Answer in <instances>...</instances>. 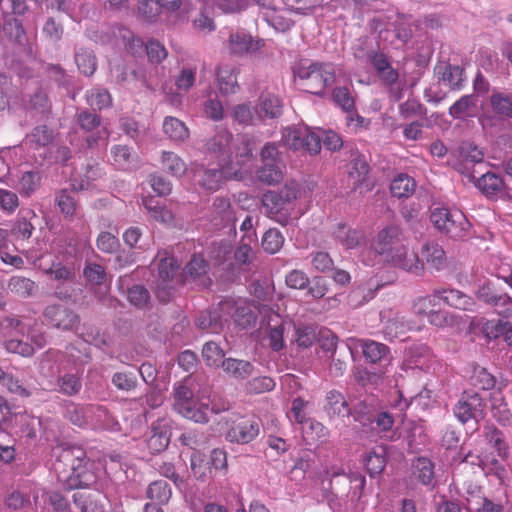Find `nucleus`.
Listing matches in <instances>:
<instances>
[{
	"instance_id": "9",
	"label": "nucleus",
	"mask_w": 512,
	"mask_h": 512,
	"mask_svg": "<svg viewBox=\"0 0 512 512\" xmlns=\"http://www.w3.org/2000/svg\"><path fill=\"white\" fill-rule=\"evenodd\" d=\"M283 142L286 146L294 150H305L310 154L320 152V142L318 134L307 127L296 128L289 127L283 130Z\"/></svg>"
},
{
	"instance_id": "25",
	"label": "nucleus",
	"mask_w": 512,
	"mask_h": 512,
	"mask_svg": "<svg viewBox=\"0 0 512 512\" xmlns=\"http://www.w3.org/2000/svg\"><path fill=\"white\" fill-rule=\"evenodd\" d=\"M421 255L422 260L420 261L423 265L425 261L429 269L439 271L443 269L446 264L445 252L437 243H426L422 247Z\"/></svg>"
},
{
	"instance_id": "18",
	"label": "nucleus",
	"mask_w": 512,
	"mask_h": 512,
	"mask_svg": "<svg viewBox=\"0 0 512 512\" xmlns=\"http://www.w3.org/2000/svg\"><path fill=\"white\" fill-rule=\"evenodd\" d=\"M103 171L98 163H87L78 178L71 179V190L74 192L88 190L92 187V183L102 178Z\"/></svg>"
},
{
	"instance_id": "22",
	"label": "nucleus",
	"mask_w": 512,
	"mask_h": 512,
	"mask_svg": "<svg viewBox=\"0 0 512 512\" xmlns=\"http://www.w3.org/2000/svg\"><path fill=\"white\" fill-rule=\"evenodd\" d=\"M221 367L229 377L236 380H244L254 372V365L251 362L231 357L223 359Z\"/></svg>"
},
{
	"instance_id": "38",
	"label": "nucleus",
	"mask_w": 512,
	"mask_h": 512,
	"mask_svg": "<svg viewBox=\"0 0 512 512\" xmlns=\"http://www.w3.org/2000/svg\"><path fill=\"white\" fill-rule=\"evenodd\" d=\"M164 133L175 142H184L189 138V129L178 118L168 116L163 122Z\"/></svg>"
},
{
	"instance_id": "21",
	"label": "nucleus",
	"mask_w": 512,
	"mask_h": 512,
	"mask_svg": "<svg viewBox=\"0 0 512 512\" xmlns=\"http://www.w3.org/2000/svg\"><path fill=\"white\" fill-rule=\"evenodd\" d=\"M360 346L366 361L369 363L377 364L391 359L390 348L383 343L367 339L361 340Z\"/></svg>"
},
{
	"instance_id": "61",
	"label": "nucleus",
	"mask_w": 512,
	"mask_h": 512,
	"mask_svg": "<svg viewBox=\"0 0 512 512\" xmlns=\"http://www.w3.org/2000/svg\"><path fill=\"white\" fill-rule=\"evenodd\" d=\"M83 275L93 286H100L106 279L105 268L97 263H88L85 265Z\"/></svg>"
},
{
	"instance_id": "8",
	"label": "nucleus",
	"mask_w": 512,
	"mask_h": 512,
	"mask_svg": "<svg viewBox=\"0 0 512 512\" xmlns=\"http://www.w3.org/2000/svg\"><path fill=\"white\" fill-rule=\"evenodd\" d=\"M353 472H333L329 479V487L324 490L322 497L334 512L342 508L341 500L348 498L352 489Z\"/></svg>"
},
{
	"instance_id": "33",
	"label": "nucleus",
	"mask_w": 512,
	"mask_h": 512,
	"mask_svg": "<svg viewBox=\"0 0 512 512\" xmlns=\"http://www.w3.org/2000/svg\"><path fill=\"white\" fill-rule=\"evenodd\" d=\"M477 102L478 99L475 94L463 95L449 108L448 113L454 119L473 116V112L477 108Z\"/></svg>"
},
{
	"instance_id": "52",
	"label": "nucleus",
	"mask_w": 512,
	"mask_h": 512,
	"mask_svg": "<svg viewBox=\"0 0 512 512\" xmlns=\"http://www.w3.org/2000/svg\"><path fill=\"white\" fill-rule=\"evenodd\" d=\"M190 462L192 473L197 480L205 482L211 476V467L199 451L192 453Z\"/></svg>"
},
{
	"instance_id": "2",
	"label": "nucleus",
	"mask_w": 512,
	"mask_h": 512,
	"mask_svg": "<svg viewBox=\"0 0 512 512\" xmlns=\"http://www.w3.org/2000/svg\"><path fill=\"white\" fill-rule=\"evenodd\" d=\"M403 242L404 235L401 228L398 225H389L377 234L372 248L395 267L419 275L423 271V264L419 256L409 252Z\"/></svg>"
},
{
	"instance_id": "24",
	"label": "nucleus",
	"mask_w": 512,
	"mask_h": 512,
	"mask_svg": "<svg viewBox=\"0 0 512 512\" xmlns=\"http://www.w3.org/2000/svg\"><path fill=\"white\" fill-rule=\"evenodd\" d=\"M82 390V379L79 372L58 375L54 391L68 397L78 395Z\"/></svg>"
},
{
	"instance_id": "12",
	"label": "nucleus",
	"mask_w": 512,
	"mask_h": 512,
	"mask_svg": "<svg viewBox=\"0 0 512 512\" xmlns=\"http://www.w3.org/2000/svg\"><path fill=\"white\" fill-rule=\"evenodd\" d=\"M128 276H120L117 280V287L120 293L126 296L127 301L137 309L145 310L150 307L151 295L149 290L142 284L127 286Z\"/></svg>"
},
{
	"instance_id": "44",
	"label": "nucleus",
	"mask_w": 512,
	"mask_h": 512,
	"mask_svg": "<svg viewBox=\"0 0 512 512\" xmlns=\"http://www.w3.org/2000/svg\"><path fill=\"white\" fill-rule=\"evenodd\" d=\"M413 474L423 485H431L434 481V464L426 457L417 458L413 464Z\"/></svg>"
},
{
	"instance_id": "55",
	"label": "nucleus",
	"mask_w": 512,
	"mask_h": 512,
	"mask_svg": "<svg viewBox=\"0 0 512 512\" xmlns=\"http://www.w3.org/2000/svg\"><path fill=\"white\" fill-rule=\"evenodd\" d=\"M162 165L173 176H182L186 171L184 161L173 152L164 151L162 153Z\"/></svg>"
},
{
	"instance_id": "54",
	"label": "nucleus",
	"mask_w": 512,
	"mask_h": 512,
	"mask_svg": "<svg viewBox=\"0 0 512 512\" xmlns=\"http://www.w3.org/2000/svg\"><path fill=\"white\" fill-rule=\"evenodd\" d=\"M152 435L147 439V447L151 453L164 451L170 443V433L166 429L153 428Z\"/></svg>"
},
{
	"instance_id": "13",
	"label": "nucleus",
	"mask_w": 512,
	"mask_h": 512,
	"mask_svg": "<svg viewBox=\"0 0 512 512\" xmlns=\"http://www.w3.org/2000/svg\"><path fill=\"white\" fill-rule=\"evenodd\" d=\"M194 178L203 189L216 191L222 186L226 176L220 168H207L204 165H198L194 168Z\"/></svg>"
},
{
	"instance_id": "40",
	"label": "nucleus",
	"mask_w": 512,
	"mask_h": 512,
	"mask_svg": "<svg viewBox=\"0 0 512 512\" xmlns=\"http://www.w3.org/2000/svg\"><path fill=\"white\" fill-rule=\"evenodd\" d=\"M53 140V132L46 125L36 126L31 133L26 135L25 144L38 150L49 145Z\"/></svg>"
},
{
	"instance_id": "3",
	"label": "nucleus",
	"mask_w": 512,
	"mask_h": 512,
	"mask_svg": "<svg viewBox=\"0 0 512 512\" xmlns=\"http://www.w3.org/2000/svg\"><path fill=\"white\" fill-rule=\"evenodd\" d=\"M34 267L41 270L50 279L58 282L53 295L61 301H72V287L75 283L76 273L72 264H64L55 258L49 262L46 261L50 254L42 253L38 256H27Z\"/></svg>"
},
{
	"instance_id": "42",
	"label": "nucleus",
	"mask_w": 512,
	"mask_h": 512,
	"mask_svg": "<svg viewBox=\"0 0 512 512\" xmlns=\"http://www.w3.org/2000/svg\"><path fill=\"white\" fill-rule=\"evenodd\" d=\"M325 401L324 411L329 417H335L344 412L347 414V410H349L345 397L337 390L329 391Z\"/></svg>"
},
{
	"instance_id": "10",
	"label": "nucleus",
	"mask_w": 512,
	"mask_h": 512,
	"mask_svg": "<svg viewBox=\"0 0 512 512\" xmlns=\"http://www.w3.org/2000/svg\"><path fill=\"white\" fill-rule=\"evenodd\" d=\"M231 422L232 425L226 432V439L230 442L247 444L259 435L260 422L255 418L239 417Z\"/></svg>"
},
{
	"instance_id": "32",
	"label": "nucleus",
	"mask_w": 512,
	"mask_h": 512,
	"mask_svg": "<svg viewBox=\"0 0 512 512\" xmlns=\"http://www.w3.org/2000/svg\"><path fill=\"white\" fill-rule=\"evenodd\" d=\"M7 287L11 293L23 299L33 297L38 291V285L30 278L23 276H12L8 280Z\"/></svg>"
},
{
	"instance_id": "62",
	"label": "nucleus",
	"mask_w": 512,
	"mask_h": 512,
	"mask_svg": "<svg viewBox=\"0 0 512 512\" xmlns=\"http://www.w3.org/2000/svg\"><path fill=\"white\" fill-rule=\"evenodd\" d=\"M264 19L270 26L280 32L289 30L293 25V21L291 19L282 16L275 9L265 12Z\"/></svg>"
},
{
	"instance_id": "31",
	"label": "nucleus",
	"mask_w": 512,
	"mask_h": 512,
	"mask_svg": "<svg viewBox=\"0 0 512 512\" xmlns=\"http://www.w3.org/2000/svg\"><path fill=\"white\" fill-rule=\"evenodd\" d=\"M217 82L222 94H233L238 89L236 69L230 65H220L217 68Z\"/></svg>"
},
{
	"instance_id": "57",
	"label": "nucleus",
	"mask_w": 512,
	"mask_h": 512,
	"mask_svg": "<svg viewBox=\"0 0 512 512\" xmlns=\"http://www.w3.org/2000/svg\"><path fill=\"white\" fill-rule=\"evenodd\" d=\"M261 244L267 253L275 254L283 246L284 237L278 229H269L264 233Z\"/></svg>"
},
{
	"instance_id": "19",
	"label": "nucleus",
	"mask_w": 512,
	"mask_h": 512,
	"mask_svg": "<svg viewBox=\"0 0 512 512\" xmlns=\"http://www.w3.org/2000/svg\"><path fill=\"white\" fill-rule=\"evenodd\" d=\"M283 104L281 99L271 93H262L258 99L256 113L259 118H278L282 114Z\"/></svg>"
},
{
	"instance_id": "46",
	"label": "nucleus",
	"mask_w": 512,
	"mask_h": 512,
	"mask_svg": "<svg viewBox=\"0 0 512 512\" xmlns=\"http://www.w3.org/2000/svg\"><path fill=\"white\" fill-rule=\"evenodd\" d=\"M476 186L487 196L496 195L503 188L502 178L495 173L487 172L476 180Z\"/></svg>"
},
{
	"instance_id": "45",
	"label": "nucleus",
	"mask_w": 512,
	"mask_h": 512,
	"mask_svg": "<svg viewBox=\"0 0 512 512\" xmlns=\"http://www.w3.org/2000/svg\"><path fill=\"white\" fill-rule=\"evenodd\" d=\"M144 206L147 209L148 213L150 214L151 218H153L154 220L169 227L176 226L174 214L166 207L160 206L157 203L154 204L153 199L146 200L144 202Z\"/></svg>"
},
{
	"instance_id": "29",
	"label": "nucleus",
	"mask_w": 512,
	"mask_h": 512,
	"mask_svg": "<svg viewBox=\"0 0 512 512\" xmlns=\"http://www.w3.org/2000/svg\"><path fill=\"white\" fill-rule=\"evenodd\" d=\"M232 134L226 129L218 130L214 136L206 142L207 151L218 156L228 157L231 153L230 143Z\"/></svg>"
},
{
	"instance_id": "48",
	"label": "nucleus",
	"mask_w": 512,
	"mask_h": 512,
	"mask_svg": "<svg viewBox=\"0 0 512 512\" xmlns=\"http://www.w3.org/2000/svg\"><path fill=\"white\" fill-rule=\"evenodd\" d=\"M415 186L416 183L413 178L406 174H400L391 182L390 191L394 197L404 198L413 193Z\"/></svg>"
},
{
	"instance_id": "23",
	"label": "nucleus",
	"mask_w": 512,
	"mask_h": 512,
	"mask_svg": "<svg viewBox=\"0 0 512 512\" xmlns=\"http://www.w3.org/2000/svg\"><path fill=\"white\" fill-rule=\"evenodd\" d=\"M74 61L79 72L87 77L92 76L97 69V58L94 51L88 47L77 45L74 50Z\"/></svg>"
},
{
	"instance_id": "1",
	"label": "nucleus",
	"mask_w": 512,
	"mask_h": 512,
	"mask_svg": "<svg viewBox=\"0 0 512 512\" xmlns=\"http://www.w3.org/2000/svg\"><path fill=\"white\" fill-rule=\"evenodd\" d=\"M53 469L68 490L90 488L97 482L94 462L77 445H60L53 451Z\"/></svg>"
},
{
	"instance_id": "20",
	"label": "nucleus",
	"mask_w": 512,
	"mask_h": 512,
	"mask_svg": "<svg viewBox=\"0 0 512 512\" xmlns=\"http://www.w3.org/2000/svg\"><path fill=\"white\" fill-rule=\"evenodd\" d=\"M260 43L261 41L254 40L244 32H236L230 34L228 48L232 54L243 55L257 51L260 48Z\"/></svg>"
},
{
	"instance_id": "6",
	"label": "nucleus",
	"mask_w": 512,
	"mask_h": 512,
	"mask_svg": "<svg viewBox=\"0 0 512 512\" xmlns=\"http://www.w3.org/2000/svg\"><path fill=\"white\" fill-rule=\"evenodd\" d=\"M299 193L296 182H287L279 190H270L262 195V205L266 214L274 218L279 215L287 204L297 199Z\"/></svg>"
},
{
	"instance_id": "41",
	"label": "nucleus",
	"mask_w": 512,
	"mask_h": 512,
	"mask_svg": "<svg viewBox=\"0 0 512 512\" xmlns=\"http://www.w3.org/2000/svg\"><path fill=\"white\" fill-rule=\"evenodd\" d=\"M3 32L5 36L15 45L24 47L27 43L26 32L20 20L9 18L3 23Z\"/></svg>"
},
{
	"instance_id": "51",
	"label": "nucleus",
	"mask_w": 512,
	"mask_h": 512,
	"mask_svg": "<svg viewBox=\"0 0 512 512\" xmlns=\"http://www.w3.org/2000/svg\"><path fill=\"white\" fill-rule=\"evenodd\" d=\"M86 101L93 110H102L111 105L112 98L106 89L92 88L86 93Z\"/></svg>"
},
{
	"instance_id": "63",
	"label": "nucleus",
	"mask_w": 512,
	"mask_h": 512,
	"mask_svg": "<svg viewBox=\"0 0 512 512\" xmlns=\"http://www.w3.org/2000/svg\"><path fill=\"white\" fill-rule=\"evenodd\" d=\"M56 204L62 214L65 216H73L76 211V201L70 195L68 189H61L57 192L55 198Z\"/></svg>"
},
{
	"instance_id": "34",
	"label": "nucleus",
	"mask_w": 512,
	"mask_h": 512,
	"mask_svg": "<svg viewBox=\"0 0 512 512\" xmlns=\"http://www.w3.org/2000/svg\"><path fill=\"white\" fill-rule=\"evenodd\" d=\"M195 325L211 333H219L223 329V321L219 311L206 310L201 311L195 318Z\"/></svg>"
},
{
	"instance_id": "4",
	"label": "nucleus",
	"mask_w": 512,
	"mask_h": 512,
	"mask_svg": "<svg viewBox=\"0 0 512 512\" xmlns=\"http://www.w3.org/2000/svg\"><path fill=\"white\" fill-rule=\"evenodd\" d=\"M293 75L303 82L305 90L314 95H322L325 88L335 81L333 64L300 60L293 68Z\"/></svg>"
},
{
	"instance_id": "50",
	"label": "nucleus",
	"mask_w": 512,
	"mask_h": 512,
	"mask_svg": "<svg viewBox=\"0 0 512 512\" xmlns=\"http://www.w3.org/2000/svg\"><path fill=\"white\" fill-rule=\"evenodd\" d=\"M386 452L383 447L379 451L370 452L365 458V467L371 477H376L382 473L386 467Z\"/></svg>"
},
{
	"instance_id": "53",
	"label": "nucleus",
	"mask_w": 512,
	"mask_h": 512,
	"mask_svg": "<svg viewBox=\"0 0 512 512\" xmlns=\"http://www.w3.org/2000/svg\"><path fill=\"white\" fill-rule=\"evenodd\" d=\"M471 385L482 390H490L496 384L495 377L486 368L475 366L470 376Z\"/></svg>"
},
{
	"instance_id": "64",
	"label": "nucleus",
	"mask_w": 512,
	"mask_h": 512,
	"mask_svg": "<svg viewBox=\"0 0 512 512\" xmlns=\"http://www.w3.org/2000/svg\"><path fill=\"white\" fill-rule=\"evenodd\" d=\"M491 412L493 417L501 424L506 425L512 414L507 403L502 397H493Z\"/></svg>"
},
{
	"instance_id": "49",
	"label": "nucleus",
	"mask_w": 512,
	"mask_h": 512,
	"mask_svg": "<svg viewBox=\"0 0 512 512\" xmlns=\"http://www.w3.org/2000/svg\"><path fill=\"white\" fill-rule=\"evenodd\" d=\"M493 112L502 118H512V96L494 92L490 96Z\"/></svg>"
},
{
	"instance_id": "56",
	"label": "nucleus",
	"mask_w": 512,
	"mask_h": 512,
	"mask_svg": "<svg viewBox=\"0 0 512 512\" xmlns=\"http://www.w3.org/2000/svg\"><path fill=\"white\" fill-rule=\"evenodd\" d=\"M202 357L206 365L210 367H218L223 361L224 352L217 343L209 341L203 345Z\"/></svg>"
},
{
	"instance_id": "30",
	"label": "nucleus",
	"mask_w": 512,
	"mask_h": 512,
	"mask_svg": "<svg viewBox=\"0 0 512 512\" xmlns=\"http://www.w3.org/2000/svg\"><path fill=\"white\" fill-rule=\"evenodd\" d=\"M368 173L369 164L364 156L357 155L350 161L348 178L353 190L365 182Z\"/></svg>"
},
{
	"instance_id": "58",
	"label": "nucleus",
	"mask_w": 512,
	"mask_h": 512,
	"mask_svg": "<svg viewBox=\"0 0 512 512\" xmlns=\"http://www.w3.org/2000/svg\"><path fill=\"white\" fill-rule=\"evenodd\" d=\"M87 408L69 403L65 407L64 417L77 427H84L87 424Z\"/></svg>"
},
{
	"instance_id": "15",
	"label": "nucleus",
	"mask_w": 512,
	"mask_h": 512,
	"mask_svg": "<svg viewBox=\"0 0 512 512\" xmlns=\"http://www.w3.org/2000/svg\"><path fill=\"white\" fill-rule=\"evenodd\" d=\"M432 296L441 299L448 306L460 310H472L474 306L471 296L454 288L435 289Z\"/></svg>"
},
{
	"instance_id": "14",
	"label": "nucleus",
	"mask_w": 512,
	"mask_h": 512,
	"mask_svg": "<svg viewBox=\"0 0 512 512\" xmlns=\"http://www.w3.org/2000/svg\"><path fill=\"white\" fill-rule=\"evenodd\" d=\"M438 79L446 84L451 90H461L466 82L465 70L459 65L443 63L435 67Z\"/></svg>"
},
{
	"instance_id": "17",
	"label": "nucleus",
	"mask_w": 512,
	"mask_h": 512,
	"mask_svg": "<svg viewBox=\"0 0 512 512\" xmlns=\"http://www.w3.org/2000/svg\"><path fill=\"white\" fill-rule=\"evenodd\" d=\"M471 224L459 210H453L442 233L455 240H464L470 236Z\"/></svg>"
},
{
	"instance_id": "60",
	"label": "nucleus",
	"mask_w": 512,
	"mask_h": 512,
	"mask_svg": "<svg viewBox=\"0 0 512 512\" xmlns=\"http://www.w3.org/2000/svg\"><path fill=\"white\" fill-rule=\"evenodd\" d=\"M194 392L185 384H179L174 389V410L184 409L194 401Z\"/></svg>"
},
{
	"instance_id": "43",
	"label": "nucleus",
	"mask_w": 512,
	"mask_h": 512,
	"mask_svg": "<svg viewBox=\"0 0 512 512\" xmlns=\"http://www.w3.org/2000/svg\"><path fill=\"white\" fill-rule=\"evenodd\" d=\"M63 357L77 372H80L84 365L91 361V355L87 348L81 350L73 344L66 346Z\"/></svg>"
},
{
	"instance_id": "16",
	"label": "nucleus",
	"mask_w": 512,
	"mask_h": 512,
	"mask_svg": "<svg viewBox=\"0 0 512 512\" xmlns=\"http://www.w3.org/2000/svg\"><path fill=\"white\" fill-rule=\"evenodd\" d=\"M226 409L227 408L225 406L219 408L216 405L209 408L208 404L195 399L190 405H186L184 409H179L176 412L196 423H207L209 421V412L218 414L220 411H224Z\"/></svg>"
},
{
	"instance_id": "27",
	"label": "nucleus",
	"mask_w": 512,
	"mask_h": 512,
	"mask_svg": "<svg viewBox=\"0 0 512 512\" xmlns=\"http://www.w3.org/2000/svg\"><path fill=\"white\" fill-rule=\"evenodd\" d=\"M375 413V400L371 397L358 401L351 409L347 410V415H351L355 421L363 426L373 423Z\"/></svg>"
},
{
	"instance_id": "47",
	"label": "nucleus",
	"mask_w": 512,
	"mask_h": 512,
	"mask_svg": "<svg viewBox=\"0 0 512 512\" xmlns=\"http://www.w3.org/2000/svg\"><path fill=\"white\" fill-rule=\"evenodd\" d=\"M115 165L122 169H129L136 165L137 155L132 153L126 145H115L111 149Z\"/></svg>"
},
{
	"instance_id": "26",
	"label": "nucleus",
	"mask_w": 512,
	"mask_h": 512,
	"mask_svg": "<svg viewBox=\"0 0 512 512\" xmlns=\"http://www.w3.org/2000/svg\"><path fill=\"white\" fill-rule=\"evenodd\" d=\"M211 221L216 226H226L234 220L229 199L216 197L211 205Z\"/></svg>"
},
{
	"instance_id": "28",
	"label": "nucleus",
	"mask_w": 512,
	"mask_h": 512,
	"mask_svg": "<svg viewBox=\"0 0 512 512\" xmlns=\"http://www.w3.org/2000/svg\"><path fill=\"white\" fill-rule=\"evenodd\" d=\"M334 238L346 249H353L364 241V234L352 229L343 223H339L333 231Z\"/></svg>"
},
{
	"instance_id": "11",
	"label": "nucleus",
	"mask_w": 512,
	"mask_h": 512,
	"mask_svg": "<svg viewBox=\"0 0 512 512\" xmlns=\"http://www.w3.org/2000/svg\"><path fill=\"white\" fill-rule=\"evenodd\" d=\"M382 332L386 339L394 340L404 336L410 330V323L403 315L392 309H384L379 313Z\"/></svg>"
},
{
	"instance_id": "39",
	"label": "nucleus",
	"mask_w": 512,
	"mask_h": 512,
	"mask_svg": "<svg viewBox=\"0 0 512 512\" xmlns=\"http://www.w3.org/2000/svg\"><path fill=\"white\" fill-rule=\"evenodd\" d=\"M257 179L266 185L278 184L283 179V166L280 163H262L256 172Z\"/></svg>"
},
{
	"instance_id": "7",
	"label": "nucleus",
	"mask_w": 512,
	"mask_h": 512,
	"mask_svg": "<svg viewBox=\"0 0 512 512\" xmlns=\"http://www.w3.org/2000/svg\"><path fill=\"white\" fill-rule=\"evenodd\" d=\"M42 315L47 324L61 331L76 332L81 323L77 312L61 304L46 306Z\"/></svg>"
},
{
	"instance_id": "36",
	"label": "nucleus",
	"mask_w": 512,
	"mask_h": 512,
	"mask_svg": "<svg viewBox=\"0 0 512 512\" xmlns=\"http://www.w3.org/2000/svg\"><path fill=\"white\" fill-rule=\"evenodd\" d=\"M268 339L269 346L273 351H280L284 347V325L278 314H272L268 321Z\"/></svg>"
},
{
	"instance_id": "59",
	"label": "nucleus",
	"mask_w": 512,
	"mask_h": 512,
	"mask_svg": "<svg viewBox=\"0 0 512 512\" xmlns=\"http://www.w3.org/2000/svg\"><path fill=\"white\" fill-rule=\"evenodd\" d=\"M111 382L118 390L126 392L134 390L138 384L135 374L131 372H116Z\"/></svg>"
},
{
	"instance_id": "35",
	"label": "nucleus",
	"mask_w": 512,
	"mask_h": 512,
	"mask_svg": "<svg viewBox=\"0 0 512 512\" xmlns=\"http://www.w3.org/2000/svg\"><path fill=\"white\" fill-rule=\"evenodd\" d=\"M26 108L29 112L39 115L41 119H44L50 114L51 102L45 91L37 89L29 96Z\"/></svg>"
},
{
	"instance_id": "37",
	"label": "nucleus",
	"mask_w": 512,
	"mask_h": 512,
	"mask_svg": "<svg viewBox=\"0 0 512 512\" xmlns=\"http://www.w3.org/2000/svg\"><path fill=\"white\" fill-rule=\"evenodd\" d=\"M172 496L170 485L165 480H156L148 485L146 497L154 501L153 504L165 505Z\"/></svg>"
},
{
	"instance_id": "5",
	"label": "nucleus",
	"mask_w": 512,
	"mask_h": 512,
	"mask_svg": "<svg viewBox=\"0 0 512 512\" xmlns=\"http://www.w3.org/2000/svg\"><path fill=\"white\" fill-rule=\"evenodd\" d=\"M453 412L462 424L472 420L477 424L486 415V400L480 393L466 390L454 406Z\"/></svg>"
}]
</instances>
